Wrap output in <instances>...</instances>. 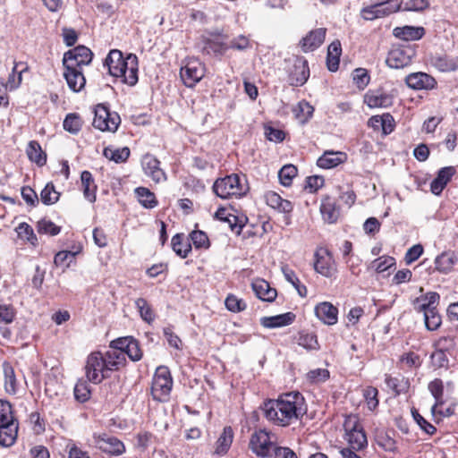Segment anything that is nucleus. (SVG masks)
Wrapping results in <instances>:
<instances>
[{
    "mask_svg": "<svg viewBox=\"0 0 458 458\" xmlns=\"http://www.w3.org/2000/svg\"><path fill=\"white\" fill-rule=\"evenodd\" d=\"M265 418L278 427H287L299 420L306 413L303 396L299 392H291L277 399L264 402L261 407Z\"/></svg>",
    "mask_w": 458,
    "mask_h": 458,
    "instance_id": "nucleus-1",
    "label": "nucleus"
},
{
    "mask_svg": "<svg viewBox=\"0 0 458 458\" xmlns=\"http://www.w3.org/2000/svg\"><path fill=\"white\" fill-rule=\"evenodd\" d=\"M439 299L438 293L429 292L417 298L414 301L415 310L424 313L425 326L430 331L437 330L442 324L441 316L437 310Z\"/></svg>",
    "mask_w": 458,
    "mask_h": 458,
    "instance_id": "nucleus-2",
    "label": "nucleus"
},
{
    "mask_svg": "<svg viewBox=\"0 0 458 458\" xmlns=\"http://www.w3.org/2000/svg\"><path fill=\"white\" fill-rule=\"evenodd\" d=\"M213 191L221 199L241 198L249 191L247 181L237 174L218 178L213 184Z\"/></svg>",
    "mask_w": 458,
    "mask_h": 458,
    "instance_id": "nucleus-3",
    "label": "nucleus"
},
{
    "mask_svg": "<svg viewBox=\"0 0 458 458\" xmlns=\"http://www.w3.org/2000/svg\"><path fill=\"white\" fill-rule=\"evenodd\" d=\"M345 439L352 450H361L368 445V439L360 418L356 414L346 415L344 421Z\"/></svg>",
    "mask_w": 458,
    "mask_h": 458,
    "instance_id": "nucleus-4",
    "label": "nucleus"
},
{
    "mask_svg": "<svg viewBox=\"0 0 458 458\" xmlns=\"http://www.w3.org/2000/svg\"><path fill=\"white\" fill-rule=\"evenodd\" d=\"M172 386L173 379L168 368L165 366L158 367L152 380L151 394L153 398L158 402H166Z\"/></svg>",
    "mask_w": 458,
    "mask_h": 458,
    "instance_id": "nucleus-5",
    "label": "nucleus"
},
{
    "mask_svg": "<svg viewBox=\"0 0 458 458\" xmlns=\"http://www.w3.org/2000/svg\"><path fill=\"white\" fill-rule=\"evenodd\" d=\"M101 352H91L86 360L85 374L87 379L93 384H99L109 377L110 369Z\"/></svg>",
    "mask_w": 458,
    "mask_h": 458,
    "instance_id": "nucleus-6",
    "label": "nucleus"
},
{
    "mask_svg": "<svg viewBox=\"0 0 458 458\" xmlns=\"http://www.w3.org/2000/svg\"><path fill=\"white\" fill-rule=\"evenodd\" d=\"M121 123V118L116 112H110L108 108L99 104L95 108L93 126L102 131L114 132Z\"/></svg>",
    "mask_w": 458,
    "mask_h": 458,
    "instance_id": "nucleus-7",
    "label": "nucleus"
},
{
    "mask_svg": "<svg viewBox=\"0 0 458 458\" xmlns=\"http://www.w3.org/2000/svg\"><path fill=\"white\" fill-rule=\"evenodd\" d=\"M415 55L416 50L413 46L410 44L400 45L389 51L386 63L390 68L401 69L408 66Z\"/></svg>",
    "mask_w": 458,
    "mask_h": 458,
    "instance_id": "nucleus-8",
    "label": "nucleus"
},
{
    "mask_svg": "<svg viewBox=\"0 0 458 458\" xmlns=\"http://www.w3.org/2000/svg\"><path fill=\"white\" fill-rule=\"evenodd\" d=\"M92 56L93 54L89 48L85 46H78L64 53L63 65L69 69H73V66L81 69L83 65L91 63Z\"/></svg>",
    "mask_w": 458,
    "mask_h": 458,
    "instance_id": "nucleus-9",
    "label": "nucleus"
},
{
    "mask_svg": "<svg viewBox=\"0 0 458 458\" xmlns=\"http://www.w3.org/2000/svg\"><path fill=\"white\" fill-rule=\"evenodd\" d=\"M310 77L308 61L302 56H295L292 66L288 68V82L291 86L300 87L306 83Z\"/></svg>",
    "mask_w": 458,
    "mask_h": 458,
    "instance_id": "nucleus-10",
    "label": "nucleus"
},
{
    "mask_svg": "<svg viewBox=\"0 0 458 458\" xmlns=\"http://www.w3.org/2000/svg\"><path fill=\"white\" fill-rule=\"evenodd\" d=\"M204 65L198 59H190L181 68L180 76L186 87L195 86L204 76Z\"/></svg>",
    "mask_w": 458,
    "mask_h": 458,
    "instance_id": "nucleus-11",
    "label": "nucleus"
},
{
    "mask_svg": "<svg viewBox=\"0 0 458 458\" xmlns=\"http://www.w3.org/2000/svg\"><path fill=\"white\" fill-rule=\"evenodd\" d=\"M94 445L97 448L112 455H121L125 452V446L118 438L106 433L94 434Z\"/></svg>",
    "mask_w": 458,
    "mask_h": 458,
    "instance_id": "nucleus-12",
    "label": "nucleus"
},
{
    "mask_svg": "<svg viewBox=\"0 0 458 458\" xmlns=\"http://www.w3.org/2000/svg\"><path fill=\"white\" fill-rule=\"evenodd\" d=\"M273 447L274 443L270 440V437L266 430L260 429L252 434L250 440V448L258 456H269Z\"/></svg>",
    "mask_w": 458,
    "mask_h": 458,
    "instance_id": "nucleus-13",
    "label": "nucleus"
},
{
    "mask_svg": "<svg viewBox=\"0 0 458 458\" xmlns=\"http://www.w3.org/2000/svg\"><path fill=\"white\" fill-rule=\"evenodd\" d=\"M122 68L121 75L118 77L129 86H134L138 82V58L133 54H129L120 66Z\"/></svg>",
    "mask_w": 458,
    "mask_h": 458,
    "instance_id": "nucleus-14",
    "label": "nucleus"
},
{
    "mask_svg": "<svg viewBox=\"0 0 458 458\" xmlns=\"http://www.w3.org/2000/svg\"><path fill=\"white\" fill-rule=\"evenodd\" d=\"M159 165V160L153 155L146 154L142 157L141 165L145 174L156 182H159L166 179V175L160 168Z\"/></svg>",
    "mask_w": 458,
    "mask_h": 458,
    "instance_id": "nucleus-15",
    "label": "nucleus"
},
{
    "mask_svg": "<svg viewBox=\"0 0 458 458\" xmlns=\"http://www.w3.org/2000/svg\"><path fill=\"white\" fill-rule=\"evenodd\" d=\"M327 29L318 28L310 30L300 41V47L305 53L314 51L318 48L324 42L326 38Z\"/></svg>",
    "mask_w": 458,
    "mask_h": 458,
    "instance_id": "nucleus-16",
    "label": "nucleus"
},
{
    "mask_svg": "<svg viewBox=\"0 0 458 458\" xmlns=\"http://www.w3.org/2000/svg\"><path fill=\"white\" fill-rule=\"evenodd\" d=\"M405 82L409 88L417 90L431 89L437 84L436 80L432 76L422 72L409 74L405 78Z\"/></svg>",
    "mask_w": 458,
    "mask_h": 458,
    "instance_id": "nucleus-17",
    "label": "nucleus"
},
{
    "mask_svg": "<svg viewBox=\"0 0 458 458\" xmlns=\"http://www.w3.org/2000/svg\"><path fill=\"white\" fill-rule=\"evenodd\" d=\"M315 314L324 324L332 326L337 323L338 310L330 302L318 303L315 307Z\"/></svg>",
    "mask_w": 458,
    "mask_h": 458,
    "instance_id": "nucleus-18",
    "label": "nucleus"
},
{
    "mask_svg": "<svg viewBox=\"0 0 458 458\" xmlns=\"http://www.w3.org/2000/svg\"><path fill=\"white\" fill-rule=\"evenodd\" d=\"M64 77L67 82L68 87L74 92L81 91L86 83V79L82 73L81 69L75 68L69 69L68 67H64Z\"/></svg>",
    "mask_w": 458,
    "mask_h": 458,
    "instance_id": "nucleus-19",
    "label": "nucleus"
},
{
    "mask_svg": "<svg viewBox=\"0 0 458 458\" xmlns=\"http://www.w3.org/2000/svg\"><path fill=\"white\" fill-rule=\"evenodd\" d=\"M455 170L453 166L443 167L437 173V177L430 183V191L435 195H439L448 182L452 179Z\"/></svg>",
    "mask_w": 458,
    "mask_h": 458,
    "instance_id": "nucleus-20",
    "label": "nucleus"
},
{
    "mask_svg": "<svg viewBox=\"0 0 458 458\" xmlns=\"http://www.w3.org/2000/svg\"><path fill=\"white\" fill-rule=\"evenodd\" d=\"M295 318L296 316L293 312H286L271 317H262L260 318V325L266 328L282 327L291 325L294 321Z\"/></svg>",
    "mask_w": 458,
    "mask_h": 458,
    "instance_id": "nucleus-21",
    "label": "nucleus"
},
{
    "mask_svg": "<svg viewBox=\"0 0 458 458\" xmlns=\"http://www.w3.org/2000/svg\"><path fill=\"white\" fill-rule=\"evenodd\" d=\"M364 102L370 108H386L392 106L393 98L391 95L385 92L373 91L365 95Z\"/></svg>",
    "mask_w": 458,
    "mask_h": 458,
    "instance_id": "nucleus-22",
    "label": "nucleus"
},
{
    "mask_svg": "<svg viewBox=\"0 0 458 458\" xmlns=\"http://www.w3.org/2000/svg\"><path fill=\"white\" fill-rule=\"evenodd\" d=\"M320 212L323 219L329 224L335 223L340 215L335 200L329 196L322 199Z\"/></svg>",
    "mask_w": 458,
    "mask_h": 458,
    "instance_id": "nucleus-23",
    "label": "nucleus"
},
{
    "mask_svg": "<svg viewBox=\"0 0 458 458\" xmlns=\"http://www.w3.org/2000/svg\"><path fill=\"white\" fill-rule=\"evenodd\" d=\"M266 203L274 209L282 213H291L293 206L291 201L283 199L275 191H268L264 196Z\"/></svg>",
    "mask_w": 458,
    "mask_h": 458,
    "instance_id": "nucleus-24",
    "label": "nucleus"
},
{
    "mask_svg": "<svg viewBox=\"0 0 458 458\" xmlns=\"http://www.w3.org/2000/svg\"><path fill=\"white\" fill-rule=\"evenodd\" d=\"M252 290L256 296L265 301H273L276 295V290L272 288L269 284L262 279L255 280L252 284Z\"/></svg>",
    "mask_w": 458,
    "mask_h": 458,
    "instance_id": "nucleus-25",
    "label": "nucleus"
},
{
    "mask_svg": "<svg viewBox=\"0 0 458 458\" xmlns=\"http://www.w3.org/2000/svg\"><path fill=\"white\" fill-rule=\"evenodd\" d=\"M347 158L345 153L341 151H326L317 161V165L325 169L333 168L344 163Z\"/></svg>",
    "mask_w": 458,
    "mask_h": 458,
    "instance_id": "nucleus-26",
    "label": "nucleus"
},
{
    "mask_svg": "<svg viewBox=\"0 0 458 458\" xmlns=\"http://www.w3.org/2000/svg\"><path fill=\"white\" fill-rule=\"evenodd\" d=\"M315 270L324 276H330L332 275V264L328 251L326 250H318L315 253Z\"/></svg>",
    "mask_w": 458,
    "mask_h": 458,
    "instance_id": "nucleus-27",
    "label": "nucleus"
},
{
    "mask_svg": "<svg viewBox=\"0 0 458 458\" xmlns=\"http://www.w3.org/2000/svg\"><path fill=\"white\" fill-rule=\"evenodd\" d=\"M19 422L0 425V445L4 447L12 446L18 436Z\"/></svg>",
    "mask_w": 458,
    "mask_h": 458,
    "instance_id": "nucleus-28",
    "label": "nucleus"
},
{
    "mask_svg": "<svg viewBox=\"0 0 458 458\" xmlns=\"http://www.w3.org/2000/svg\"><path fill=\"white\" fill-rule=\"evenodd\" d=\"M107 363V369L110 371L118 370L121 367L124 366L126 362L125 352L121 350L110 348L104 356Z\"/></svg>",
    "mask_w": 458,
    "mask_h": 458,
    "instance_id": "nucleus-29",
    "label": "nucleus"
},
{
    "mask_svg": "<svg viewBox=\"0 0 458 458\" xmlns=\"http://www.w3.org/2000/svg\"><path fill=\"white\" fill-rule=\"evenodd\" d=\"M458 261L456 255L452 251H445L435 259L436 269L441 273L450 272Z\"/></svg>",
    "mask_w": 458,
    "mask_h": 458,
    "instance_id": "nucleus-30",
    "label": "nucleus"
},
{
    "mask_svg": "<svg viewBox=\"0 0 458 458\" xmlns=\"http://www.w3.org/2000/svg\"><path fill=\"white\" fill-rule=\"evenodd\" d=\"M123 60V53L120 50L113 49L109 52L105 64L112 76L118 77V75H121L122 68L120 66Z\"/></svg>",
    "mask_w": 458,
    "mask_h": 458,
    "instance_id": "nucleus-31",
    "label": "nucleus"
},
{
    "mask_svg": "<svg viewBox=\"0 0 458 458\" xmlns=\"http://www.w3.org/2000/svg\"><path fill=\"white\" fill-rule=\"evenodd\" d=\"M394 35L405 41L418 40L423 37L424 29L422 27L411 26L397 27L394 30Z\"/></svg>",
    "mask_w": 458,
    "mask_h": 458,
    "instance_id": "nucleus-32",
    "label": "nucleus"
},
{
    "mask_svg": "<svg viewBox=\"0 0 458 458\" xmlns=\"http://www.w3.org/2000/svg\"><path fill=\"white\" fill-rule=\"evenodd\" d=\"M84 197L91 203L96 201L97 185L92 174L89 171H83L81 175Z\"/></svg>",
    "mask_w": 458,
    "mask_h": 458,
    "instance_id": "nucleus-33",
    "label": "nucleus"
},
{
    "mask_svg": "<svg viewBox=\"0 0 458 458\" xmlns=\"http://www.w3.org/2000/svg\"><path fill=\"white\" fill-rule=\"evenodd\" d=\"M3 372L4 377V390L9 394H15L17 392V379L13 366L4 361L3 363Z\"/></svg>",
    "mask_w": 458,
    "mask_h": 458,
    "instance_id": "nucleus-34",
    "label": "nucleus"
},
{
    "mask_svg": "<svg viewBox=\"0 0 458 458\" xmlns=\"http://www.w3.org/2000/svg\"><path fill=\"white\" fill-rule=\"evenodd\" d=\"M342 53L341 44L339 41L332 42L327 48V64L331 72L337 71L339 67L340 55Z\"/></svg>",
    "mask_w": 458,
    "mask_h": 458,
    "instance_id": "nucleus-35",
    "label": "nucleus"
},
{
    "mask_svg": "<svg viewBox=\"0 0 458 458\" xmlns=\"http://www.w3.org/2000/svg\"><path fill=\"white\" fill-rule=\"evenodd\" d=\"M432 64L437 70L441 72H453L458 69V56H437L433 58Z\"/></svg>",
    "mask_w": 458,
    "mask_h": 458,
    "instance_id": "nucleus-36",
    "label": "nucleus"
},
{
    "mask_svg": "<svg viewBox=\"0 0 458 458\" xmlns=\"http://www.w3.org/2000/svg\"><path fill=\"white\" fill-rule=\"evenodd\" d=\"M26 153L29 159L35 162L39 166L44 165L47 162V155L43 152L39 143L36 140L29 142Z\"/></svg>",
    "mask_w": 458,
    "mask_h": 458,
    "instance_id": "nucleus-37",
    "label": "nucleus"
},
{
    "mask_svg": "<svg viewBox=\"0 0 458 458\" xmlns=\"http://www.w3.org/2000/svg\"><path fill=\"white\" fill-rule=\"evenodd\" d=\"M360 14L364 20L373 21L387 16V12L383 9L377 0H375L374 4L363 7L360 11Z\"/></svg>",
    "mask_w": 458,
    "mask_h": 458,
    "instance_id": "nucleus-38",
    "label": "nucleus"
},
{
    "mask_svg": "<svg viewBox=\"0 0 458 458\" xmlns=\"http://www.w3.org/2000/svg\"><path fill=\"white\" fill-rule=\"evenodd\" d=\"M139 202L146 208H153L157 205L155 194L148 188L138 187L135 189Z\"/></svg>",
    "mask_w": 458,
    "mask_h": 458,
    "instance_id": "nucleus-39",
    "label": "nucleus"
},
{
    "mask_svg": "<svg viewBox=\"0 0 458 458\" xmlns=\"http://www.w3.org/2000/svg\"><path fill=\"white\" fill-rule=\"evenodd\" d=\"M233 438V432L231 427H225L216 441V452L218 454H225L230 448Z\"/></svg>",
    "mask_w": 458,
    "mask_h": 458,
    "instance_id": "nucleus-40",
    "label": "nucleus"
},
{
    "mask_svg": "<svg viewBox=\"0 0 458 458\" xmlns=\"http://www.w3.org/2000/svg\"><path fill=\"white\" fill-rule=\"evenodd\" d=\"M428 390L436 400L435 404L431 408L432 413H435L437 407L443 404V382L439 378H436L428 384Z\"/></svg>",
    "mask_w": 458,
    "mask_h": 458,
    "instance_id": "nucleus-41",
    "label": "nucleus"
},
{
    "mask_svg": "<svg viewBox=\"0 0 458 458\" xmlns=\"http://www.w3.org/2000/svg\"><path fill=\"white\" fill-rule=\"evenodd\" d=\"M104 156L109 160H113L115 163L125 162L130 157V148L123 147L122 148L114 149L110 147L105 148Z\"/></svg>",
    "mask_w": 458,
    "mask_h": 458,
    "instance_id": "nucleus-42",
    "label": "nucleus"
},
{
    "mask_svg": "<svg viewBox=\"0 0 458 458\" xmlns=\"http://www.w3.org/2000/svg\"><path fill=\"white\" fill-rule=\"evenodd\" d=\"M60 193L55 190L53 182H48L40 192V200L45 205H53L59 199Z\"/></svg>",
    "mask_w": 458,
    "mask_h": 458,
    "instance_id": "nucleus-43",
    "label": "nucleus"
},
{
    "mask_svg": "<svg viewBox=\"0 0 458 458\" xmlns=\"http://www.w3.org/2000/svg\"><path fill=\"white\" fill-rule=\"evenodd\" d=\"M135 306L139 310L140 318L144 321H146L148 324L154 321L155 314L147 300H145L144 298H138L135 301Z\"/></svg>",
    "mask_w": 458,
    "mask_h": 458,
    "instance_id": "nucleus-44",
    "label": "nucleus"
},
{
    "mask_svg": "<svg viewBox=\"0 0 458 458\" xmlns=\"http://www.w3.org/2000/svg\"><path fill=\"white\" fill-rule=\"evenodd\" d=\"M183 235L177 233L172 238V248L174 251L184 259L191 250V246L189 242H183Z\"/></svg>",
    "mask_w": 458,
    "mask_h": 458,
    "instance_id": "nucleus-45",
    "label": "nucleus"
},
{
    "mask_svg": "<svg viewBox=\"0 0 458 458\" xmlns=\"http://www.w3.org/2000/svg\"><path fill=\"white\" fill-rule=\"evenodd\" d=\"M18 420L13 415L12 404L4 400H0V425L16 423Z\"/></svg>",
    "mask_w": 458,
    "mask_h": 458,
    "instance_id": "nucleus-46",
    "label": "nucleus"
},
{
    "mask_svg": "<svg viewBox=\"0 0 458 458\" xmlns=\"http://www.w3.org/2000/svg\"><path fill=\"white\" fill-rule=\"evenodd\" d=\"M297 344L307 350H318L319 347L317 335L308 332L299 334Z\"/></svg>",
    "mask_w": 458,
    "mask_h": 458,
    "instance_id": "nucleus-47",
    "label": "nucleus"
},
{
    "mask_svg": "<svg viewBox=\"0 0 458 458\" xmlns=\"http://www.w3.org/2000/svg\"><path fill=\"white\" fill-rule=\"evenodd\" d=\"M298 170L293 165H285L278 172L279 181L282 185L288 187L293 179L297 175Z\"/></svg>",
    "mask_w": 458,
    "mask_h": 458,
    "instance_id": "nucleus-48",
    "label": "nucleus"
},
{
    "mask_svg": "<svg viewBox=\"0 0 458 458\" xmlns=\"http://www.w3.org/2000/svg\"><path fill=\"white\" fill-rule=\"evenodd\" d=\"M82 125L81 117L76 114H69L64 121V129L71 133H77Z\"/></svg>",
    "mask_w": 458,
    "mask_h": 458,
    "instance_id": "nucleus-49",
    "label": "nucleus"
},
{
    "mask_svg": "<svg viewBox=\"0 0 458 458\" xmlns=\"http://www.w3.org/2000/svg\"><path fill=\"white\" fill-rule=\"evenodd\" d=\"M246 221V216H238L233 214L226 215V218L224 220V222H226L229 225L231 230L234 232L236 234L241 233L242 229L245 225Z\"/></svg>",
    "mask_w": 458,
    "mask_h": 458,
    "instance_id": "nucleus-50",
    "label": "nucleus"
},
{
    "mask_svg": "<svg viewBox=\"0 0 458 458\" xmlns=\"http://www.w3.org/2000/svg\"><path fill=\"white\" fill-rule=\"evenodd\" d=\"M75 399L81 403L88 401L90 397V389L86 381L80 380L74 387Z\"/></svg>",
    "mask_w": 458,
    "mask_h": 458,
    "instance_id": "nucleus-51",
    "label": "nucleus"
},
{
    "mask_svg": "<svg viewBox=\"0 0 458 458\" xmlns=\"http://www.w3.org/2000/svg\"><path fill=\"white\" fill-rule=\"evenodd\" d=\"M395 264L394 259L388 256L380 257L372 261L370 267L377 273H383Z\"/></svg>",
    "mask_w": 458,
    "mask_h": 458,
    "instance_id": "nucleus-52",
    "label": "nucleus"
},
{
    "mask_svg": "<svg viewBox=\"0 0 458 458\" xmlns=\"http://www.w3.org/2000/svg\"><path fill=\"white\" fill-rule=\"evenodd\" d=\"M37 229L38 233L49 235H56L60 233V227L55 225L52 221L42 219L38 222Z\"/></svg>",
    "mask_w": 458,
    "mask_h": 458,
    "instance_id": "nucleus-53",
    "label": "nucleus"
},
{
    "mask_svg": "<svg viewBox=\"0 0 458 458\" xmlns=\"http://www.w3.org/2000/svg\"><path fill=\"white\" fill-rule=\"evenodd\" d=\"M225 304L226 309L233 312H240L246 309V303L233 294H229L226 297Z\"/></svg>",
    "mask_w": 458,
    "mask_h": 458,
    "instance_id": "nucleus-54",
    "label": "nucleus"
},
{
    "mask_svg": "<svg viewBox=\"0 0 458 458\" xmlns=\"http://www.w3.org/2000/svg\"><path fill=\"white\" fill-rule=\"evenodd\" d=\"M431 364L435 369L447 368L448 358L445 351L436 350L430 356Z\"/></svg>",
    "mask_w": 458,
    "mask_h": 458,
    "instance_id": "nucleus-55",
    "label": "nucleus"
},
{
    "mask_svg": "<svg viewBox=\"0 0 458 458\" xmlns=\"http://www.w3.org/2000/svg\"><path fill=\"white\" fill-rule=\"evenodd\" d=\"M191 240L197 249L200 248H208L209 247V241L208 237L206 234V233L202 231H193L190 234Z\"/></svg>",
    "mask_w": 458,
    "mask_h": 458,
    "instance_id": "nucleus-56",
    "label": "nucleus"
},
{
    "mask_svg": "<svg viewBox=\"0 0 458 458\" xmlns=\"http://www.w3.org/2000/svg\"><path fill=\"white\" fill-rule=\"evenodd\" d=\"M411 414L414 419V420L417 422V424L420 427L422 430H424L428 435H433L437 428L429 422H428L420 413L419 411L412 408L411 409Z\"/></svg>",
    "mask_w": 458,
    "mask_h": 458,
    "instance_id": "nucleus-57",
    "label": "nucleus"
},
{
    "mask_svg": "<svg viewBox=\"0 0 458 458\" xmlns=\"http://www.w3.org/2000/svg\"><path fill=\"white\" fill-rule=\"evenodd\" d=\"M16 232L20 238L25 239L31 243H34V242L37 241V237L34 234L32 227L27 223H21L17 226Z\"/></svg>",
    "mask_w": 458,
    "mask_h": 458,
    "instance_id": "nucleus-58",
    "label": "nucleus"
},
{
    "mask_svg": "<svg viewBox=\"0 0 458 458\" xmlns=\"http://www.w3.org/2000/svg\"><path fill=\"white\" fill-rule=\"evenodd\" d=\"M75 254L76 253L68 250L59 251L55 256L54 263L56 267H68L70 262L74 259Z\"/></svg>",
    "mask_w": 458,
    "mask_h": 458,
    "instance_id": "nucleus-59",
    "label": "nucleus"
},
{
    "mask_svg": "<svg viewBox=\"0 0 458 458\" xmlns=\"http://www.w3.org/2000/svg\"><path fill=\"white\" fill-rule=\"evenodd\" d=\"M353 81L357 87L363 89L369 82V75L366 69L358 68L353 72Z\"/></svg>",
    "mask_w": 458,
    "mask_h": 458,
    "instance_id": "nucleus-60",
    "label": "nucleus"
},
{
    "mask_svg": "<svg viewBox=\"0 0 458 458\" xmlns=\"http://www.w3.org/2000/svg\"><path fill=\"white\" fill-rule=\"evenodd\" d=\"M126 355L133 361H138L142 357V352L140 349L139 343L133 338L131 341H129V344H127L125 356Z\"/></svg>",
    "mask_w": 458,
    "mask_h": 458,
    "instance_id": "nucleus-61",
    "label": "nucleus"
},
{
    "mask_svg": "<svg viewBox=\"0 0 458 458\" xmlns=\"http://www.w3.org/2000/svg\"><path fill=\"white\" fill-rule=\"evenodd\" d=\"M377 443L385 451L393 452L396 449V443L394 439L386 433L377 435Z\"/></svg>",
    "mask_w": 458,
    "mask_h": 458,
    "instance_id": "nucleus-62",
    "label": "nucleus"
},
{
    "mask_svg": "<svg viewBox=\"0 0 458 458\" xmlns=\"http://www.w3.org/2000/svg\"><path fill=\"white\" fill-rule=\"evenodd\" d=\"M377 389L373 386H368L364 389V398L369 410H374L378 405Z\"/></svg>",
    "mask_w": 458,
    "mask_h": 458,
    "instance_id": "nucleus-63",
    "label": "nucleus"
},
{
    "mask_svg": "<svg viewBox=\"0 0 458 458\" xmlns=\"http://www.w3.org/2000/svg\"><path fill=\"white\" fill-rule=\"evenodd\" d=\"M429 5L428 0H408L403 7V11H412V12H420L427 9Z\"/></svg>",
    "mask_w": 458,
    "mask_h": 458,
    "instance_id": "nucleus-64",
    "label": "nucleus"
}]
</instances>
